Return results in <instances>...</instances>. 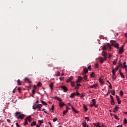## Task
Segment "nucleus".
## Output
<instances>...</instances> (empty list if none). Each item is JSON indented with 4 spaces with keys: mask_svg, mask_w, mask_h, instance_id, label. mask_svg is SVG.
<instances>
[{
    "mask_svg": "<svg viewBox=\"0 0 127 127\" xmlns=\"http://www.w3.org/2000/svg\"><path fill=\"white\" fill-rule=\"evenodd\" d=\"M71 86H72V87H74L75 86V82L71 81Z\"/></svg>",
    "mask_w": 127,
    "mask_h": 127,
    "instance_id": "ea45409f",
    "label": "nucleus"
},
{
    "mask_svg": "<svg viewBox=\"0 0 127 127\" xmlns=\"http://www.w3.org/2000/svg\"><path fill=\"white\" fill-rule=\"evenodd\" d=\"M111 105H112V106H114V105H115V100L111 101Z\"/></svg>",
    "mask_w": 127,
    "mask_h": 127,
    "instance_id": "09e8293b",
    "label": "nucleus"
},
{
    "mask_svg": "<svg viewBox=\"0 0 127 127\" xmlns=\"http://www.w3.org/2000/svg\"><path fill=\"white\" fill-rule=\"evenodd\" d=\"M126 64H127V63H126V62H124L123 63V66L122 67H123V68H124L125 67L127 66Z\"/></svg>",
    "mask_w": 127,
    "mask_h": 127,
    "instance_id": "4c0bfd02",
    "label": "nucleus"
},
{
    "mask_svg": "<svg viewBox=\"0 0 127 127\" xmlns=\"http://www.w3.org/2000/svg\"><path fill=\"white\" fill-rule=\"evenodd\" d=\"M84 97H85V94H82L81 95H80V98H81V99H83V98H84Z\"/></svg>",
    "mask_w": 127,
    "mask_h": 127,
    "instance_id": "de8ad7c7",
    "label": "nucleus"
},
{
    "mask_svg": "<svg viewBox=\"0 0 127 127\" xmlns=\"http://www.w3.org/2000/svg\"><path fill=\"white\" fill-rule=\"evenodd\" d=\"M74 89L75 90H78V89H79V86H78L77 85H76Z\"/></svg>",
    "mask_w": 127,
    "mask_h": 127,
    "instance_id": "052dcab7",
    "label": "nucleus"
},
{
    "mask_svg": "<svg viewBox=\"0 0 127 127\" xmlns=\"http://www.w3.org/2000/svg\"><path fill=\"white\" fill-rule=\"evenodd\" d=\"M99 61H100V63L101 64H103V63H104V61L107 60V57H105V58L100 57L99 58Z\"/></svg>",
    "mask_w": 127,
    "mask_h": 127,
    "instance_id": "39448f33",
    "label": "nucleus"
},
{
    "mask_svg": "<svg viewBox=\"0 0 127 127\" xmlns=\"http://www.w3.org/2000/svg\"><path fill=\"white\" fill-rule=\"evenodd\" d=\"M28 123H27V120H25L24 122V125L26 126Z\"/></svg>",
    "mask_w": 127,
    "mask_h": 127,
    "instance_id": "864d4df0",
    "label": "nucleus"
},
{
    "mask_svg": "<svg viewBox=\"0 0 127 127\" xmlns=\"http://www.w3.org/2000/svg\"><path fill=\"white\" fill-rule=\"evenodd\" d=\"M114 118H115V119H116V120H118V121L120 120V118H119V117H118V116L117 115H115Z\"/></svg>",
    "mask_w": 127,
    "mask_h": 127,
    "instance_id": "79ce46f5",
    "label": "nucleus"
},
{
    "mask_svg": "<svg viewBox=\"0 0 127 127\" xmlns=\"http://www.w3.org/2000/svg\"><path fill=\"white\" fill-rule=\"evenodd\" d=\"M58 76H60V72L59 71H57L56 72L55 76L58 77Z\"/></svg>",
    "mask_w": 127,
    "mask_h": 127,
    "instance_id": "aec40b11",
    "label": "nucleus"
},
{
    "mask_svg": "<svg viewBox=\"0 0 127 127\" xmlns=\"http://www.w3.org/2000/svg\"><path fill=\"white\" fill-rule=\"evenodd\" d=\"M127 124V118H125L124 120V125H126Z\"/></svg>",
    "mask_w": 127,
    "mask_h": 127,
    "instance_id": "e433bc0d",
    "label": "nucleus"
},
{
    "mask_svg": "<svg viewBox=\"0 0 127 127\" xmlns=\"http://www.w3.org/2000/svg\"><path fill=\"white\" fill-rule=\"evenodd\" d=\"M41 85H42L41 82H39L37 84V86H38V87H40V86H41Z\"/></svg>",
    "mask_w": 127,
    "mask_h": 127,
    "instance_id": "37998d69",
    "label": "nucleus"
},
{
    "mask_svg": "<svg viewBox=\"0 0 127 127\" xmlns=\"http://www.w3.org/2000/svg\"><path fill=\"white\" fill-rule=\"evenodd\" d=\"M59 106L61 108H63V107H64V106H65V104H64V103H60Z\"/></svg>",
    "mask_w": 127,
    "mask_h": 127,
    "instance_id": "b1692460",
    "label": "nucleus"
},
{
    "mask_svg": "<svg viewBox=\"0 0 127 127\" xmlns=\"http://www.w3.org/2000/svg\"><path fill=\"white\" fill-rule=\"evenodd\" d=\"M33 126H36V122H33L31 123V127H33Z\"/></svg>",
    "mask_w": 127,
    "mask_h": 127,
    "instance_id": "cd10ccee",
    "label": "nucleus"
},
{
    "mask_svg": "<svg viewBox=\"0 0 127 127\" xmlns=\"http://www.w3.org/2000/svg\"><path fill=\"white\" fill-rule=\"evenodd\" d=\"M124 52V46H122L120 49H119V53L120 54H122Z\"/></svg>",
    "mask_w": 127,
    "mask_h": 127,
    "instance_id": "f8f14e48",
    "label": "nucleus"
},
{
    "mask_svg": "<svg viewBox=\"0 0 127 127\" xmlns=\"http://www.w3.org/2000/svg\"><path fill=\"white\" fill-rule=\"evenodd\" d=\"M95 76H96V74H95V73H94V72H91V73L90 74L91 78H94V77H95Z\"/></svg>",
    "mask_w": 127,
    "mask_h": 127,
    "instance_id": "412c9836",
    "label": "nucleus"
},
{
    "mask_svg": "<svg viewBox=\"0 0 127 127\" xmlns=\"http://www.w3.org/2000/svg\"><path fill=\"white\" fill-rule=\"evenodd\" d=\"M87 75H85L82 77V79L83 78L84 80H87Z\"/></svg>",
    "mask_w": 127,
    "mask_h": 127,
    "instance_id": "c03bdc74",
    "label": "nucleus"
},
{
    "mask_svg": "<svg viewBox=\"0 0 127 127\" xmlns=\"http://www.w3.org/2000/svg\"><path fill=\"white\" fill-rule=\"evenodd\" d=\"M15 117H17L18 119H20V120H23V118L25 117L24 114L20 113L19 112H16Z\"/></svg>",
    "mask_w": 127,
    "mask_h": 127,
    "instance_id": "f257e3e1",
    "label": "nucleus"
},
{
    "mask_svg": "<svg viewBox=\"0 0 127 127\" xmlns=\"http://www.w3.org/2000/svg\"><path fill=\"white\" fill-rule=\"evenodd\" d=\"M60 88H62V90H63L64 93H66V92L68 91V88H67V87H66V86L62 85L60 86Z\"/></svg>",
    "mask_w": 127,
    "mask_h": 127,
    "instance_id": "20e7f679",
    "label": "nucleus"
},
{
    "mask_svg": "<svg viewBox=\"0 0 127 127\" xmlns=\"http://www.w3.org/2000/svg\"><path fill=\"white\" fill-rule=\"evenodd\" d=\"M51 109L52 111H54V105H52Z\"/></svg>",
    "mask_w": 127,
    "mask_h": 127,
    "instance_id": "e2e57ef3",
    "label": "nucleus"
},
{
    "mask_svg": "<svg viewBox=\"0 0 127 127\" xmlns=\"http://www.w3.org/2000/svg\"><path fill=\"white\" fill-rule=\"evenodd\" d=\"M24 80L25 82H27L28 83H29L30 84V83H31V81H30V80H29V79L27 77H25Z\"/></svg>",
    "mask_w": 127,
    "mask_h": 127,
    "instance_id": "4468645a",
    "label": "nucleus"
},
{
    "mask_svg": "<svg viewBox=\"0 0 127 127\" xmlns=\"http://www.w3.org/2000/svg\"><path fill=\"white\" fill-rule=\"evenodd\" d=\"M115 93H116V92L115 91V90H113L111 92V94H112V95H113V96H115L116 95Z\"/></svg>",
    "mask_w": 127,
    "mask_h": 127,
    "instance_id": "a19ab883",
    "label": "nucleus"
},
{
    "mask_svg": "<svg viewBox=\"0 0 127 127\" xmlns=\"http://www.w3.org/2000/svg\"><path fill=\"white\" fill-rule=\"evenodd\" d=\"M124 35L126 37V38H127V33H125Z\"/></svg>",
    "mask_w": 127,
    "mask_h": 127,
    "instance_id": "774afa93",
    "label": "nucleus"
},
{
    "mask_svg": "<svg viewBox=\"0 0 127 127\" xmlns=\"http://www.w3.org/2000/svg\"><path fill=\"white\" fill-rule=\"evenodd\" d=\"M120 74L122 77V78H125V75H124V73L122 72H120Z\"/></svg>",
    "mask_w": 127,
    "mask_h": 127,
    "instance_id": "f704fd0d",
    "label": "nucleus"
},
{
    "mask_svg": "<svg viewBox=\"0 0 127 127\" xmlns=\"http://www.w3.org/2000/svg\"><path fill=\"white\" fill-rule=\"evenodd\" d=\"M82 80H83V77L81 76H77V79L76 81H75V83H81Z\"/></svg>",
    "mask_w": 127,
    "mask_h": 127,
    "instance_id": "7ed1b4c3",
    "label": "nucleus"
},
{
    "mask_svg": "<svg viewBox=\"0 0 127 127\" xmlns=\"http://www.w3.org/2000/svg\"><path fill=\"white\" fill-rule=\"evenodd\" d=\"M54 86V83L53 82H51V84H50V88L51 90H53Z\"/></svg>",
    "mask_w": 127,
    "mask_h": 127,
    "instance_id": "ddd939ff",
    "label": "nucleus"
},
{
    "mask_svg": "<svg viewBox=\"0 0 127 127\" xmlns=\"http://www.w3.org/2000/svg\"><path fill=\"white\" fill-rule=\"evenodd\" d=\"M84 119L85 120H86L87 122H90V119L89 118V117H85Z\"/></svg>",
    "mask_w": 127,
    "mask_h": 127,
    "instance_id": "a18cd8bd",
    "label": "nucleus"
},
{
    "mask_svg": "<svg viewBox=\"0 0 127 127\" xmlns=\"http://www.w3.org/2000/svg\"><path fill=\"white\" fill-rule=\"evenodd\" d=\"M114 70H115V71H118V70H119V67H115V69H114Z\"/></svg>",
    "mask_w": 127,
    "mask_h": 127,
    "instance_id": "0e129e2a",
    "label": "nucleus"
},
{
    "mask_svg": "<svg viewBox=\"0 0 127 127\" xmlns=\"http://www.w3.org/2000/svg\"><path fill=\"white\" fill-rule=\"evenodd\" d=\"M116 97L118 103L119 104V105H121L122 101L121 100V99H120V97H119L118 95H116Z\"/></svg>",
    "mask_w": 127,
    "mask_h": 127,
    "instance_id": "1a4fd4ad",
    "label": "nucleus"
},
{
    "mask_svg": "<svg viewBox=\"0 0 127 127\" xmlns=\"http://www.w3.org/2000/svg\"><path fill=\"white\" fill-rule=\"evenodd\" d=\"M55 99H56V100H58V101H59V102H62V99H61L60 97L56 96L55 97Z\"/></svg>",
    "mask_w": 127,
    "mask_h": 127,
    "instance_id": "f3484780",
    "label": "nucleus"
},
{
    "mask_svg": "<svg viewBox=\"0 0 127 127\" xmlns=\"http://www.w3.org/2000/svg\"><path fill=\"white\" fill-rule=\"evenodd\" d=\"M32 94H35V89H33V90H32Z\"/></svg>",
    "mask_w": 127,
    "mask_h": 127,
    "instance_id": "4d7b16f0",
    "label": "nucleus"
},
{
    "mask_svg": "<svg viewBox=\"0 0 127 127\" xmlns=\"http://www.w3.org/2000/svg\"><path fill=\"white\" fill-rule=\"evenodd\" d=\"M41 103L43 105H44L45 106H47V103H46V102H45L43 100H42Z\"/></svg>",
    "mask_w": 127,
    "mask_h": 127,
    "instance_id": "bb28decb",
    "label": "nucleus"
},
{
    "mask_svg": "<svg viewBox=\"0 0 127 127\" xmlns=\"http://www.w3.org/2000/svg\"><path fill=\"white\" fill-rule=\"evenodd\" d=\"M92 102L93 103V104L94 105L95 108H98L99 105L96 104V99H92Z\"/></svg>",
    "mask_w": 127,
    "mask_h": 127,
    "instance_id": "6e6552de",
    "label": "nucleus"
},
{
    "mask_svg": "<svg viewBox=\"0 0 127 127\" xmlns=\"http://www.w3.org/2000/svg\"><path fill=\"white\" fill-rule=\"evenodd\" d=\"M16 127H20L19 126V125H18V123H16Z\"/></svg>",
    "mask_w": 127,
    "mask_h": 127,
    "instance_id": "69168bd1",
    "label": "nucleus"
},
{
    "mask_svg": "<svg viewBox=\"0 0 127 127\" xmlns=\"http://www.w3.org/2000/svg\"><path fill=\"white\" fill-rule=\"evenodd\" d=\"M68 112V110H64L63 111V116H65V115H66V114H67V112Z\"/></svg>",
    "mask_w": 127,
    "mask_h": 127,
    "instance_id": "c756f323",
    "label": "nucleus"
},
{
    "mask_svg": "<svg viewBox=\"0 0 127 127\" xmlns=\"http://www.w3.org/2000/svg\"><path fill=\"white\" fill-rule=\"evenodd\" d=\"M110 99H111V101H114V97L112 95H110Z\"/></svg>",
    "mask_w": 127,
    "mask_h": 127,
    "instance_id": "603ef678",
    "label": "nucleus"
},
{
    "mask_svg": "<svg viewBox=\"0 0 127 127\" xmlns=\"http://www.w3.org/2000/svg\"><path fill=\"white\" fill-rule=\"evenodd\" d=\"M39 124H40V126H41V124H43V120H39Z\"/></svg>",
    "mask_w": 127,
    "mask_h": 127,
    "instance_id": "c9c22d12",
    "label": "nucleus"
},
{
    "mask_svg": "<svg viewBox=\"0 0 127 127\" xmlns=\"http://www.w3.org/2000/svg\"><path fill=\"white\" fill-rule=\"evenodd\" d=\"M17 82L18 86H21V83L22 82L20 81V79H18Z\"/></svg>",
    "mask_w": 127,
    "mask_h": 127,
    "instance_id": "dca6fc26",
    "label": "nucleus"
},
{
    "mask_svg": "<svg viewBox=\"0 0 127 127\" xmlns=\"http://www.w3.org/2000/svg\"><path fill=\"white\" fill-rule=\"evenodd\" d=\"M114 46L117 49H119V48H120V47H119V43H116V44H115L114 45Z\"/></svg>",
    "mask_w": 127,
    "mask_h": 127,
    "instance_id": "a211bd4d",
    "label": "nucleus"
},
{
    "mask_svg": "<svg viewBox=\"0 0 127 127\" xmlns=\"http://www.w3.org/2000/svg\"><path fill=\"white\" fill-rule=\"evenodd\" d=\"M76 96H80V93L79 92H78V90L76 91Z\"/></svg>",
    "mask_w": 127,
    "mask_h": 127,
    "instance_id": "680f3d73",
    "label": "nucleus"
},
{
    "mask_svg": "<svg viewBox=\"0 0 127 127\" xmlns=\"http://www.w3.org/2000/svg\"><path fill=\"white\" fill-rule=\"evenodd\" d=\"M116 41L113 40L110 41V43H111L112 45H114V44H115L116 43Z\"/></svg>",
    "mask_w": 127,
    "mask_h": 127,
    "instance_id": "393cba45",
    "label": "nucleus"
},
{
    "mask_svg": "<svg viewBox=\"0 0 127 127\" xmlns=\"http://www.w3.org/2000/svg\"><path fill=\"white\" fill-rule=\"evenodd\" d=\"M98 85H99L98 83H95L93 85H90L89 87L91 89H93V88H97L98 87Z\"/></svg>",
    "mask_w": 127,
    "mask_h": 127,
    "instance_id": "0eeeda50",
    "label": "nucleus"
},
{
    "mask_svg": "<svg viewBox=\"0 0 127 127\" xmlns=\"http://www.w3.org/2000/svg\"><path fill=\"white\" fill-rule=\"evenodd\" d=\"M95 68H98L99 67V64H95Z\"/></svg>",
    "mask_w": 127,
    "mask_h": 127,
    "instance_id": "5fc2aeb1",
    "label": "nucleus"
},
{
    "mask_svg": "<svg viewBox=\"0 0 127 127\" xmlns=\"http://www.w3.org/2000/svg\"><path fill=\"white\" fill-rule=\"evenodd\" d=\"M119 108H120L119 106L116 105L115 107L113 109V113H117V111H118Z\"/></svg>",
    "mask_w": 127,
    "mask_h": 127,
    "instance_id": "9b49d317",
    "label": "nucleus"
},
{
    "mask_svg": "<svg viewBox=\"0 0 127 127\" xmlns=\"http://www.w3.org/2000/svg\"><path fill=\"white\" fill-rule=\"evenodd\" d=\"M120 95L121 96V97H123L124 96V92H123V91H120Z\"/></svg>",
    "mask_w": 127,
    "mask_h": 127,
    "instance_id": "72a5a7b5",
    "label": "nucleus"
},
{
    "mask_svg": "<svg viewBox=\"0 0 127 127\" xmlns=\"http://www.w3.org/2000/svg\"><path fill=\"white\" fill-rule=\"evenodd\" d=\"M42 107V104H34L33 105V109L36 110V109H40Z\"/></svg>",
    "mask_w": 127,
    "mask_h": 127,
    "instance_id": "f03ea898",
    "label": "nucleus"
},
{
    "mask_svg": "<svg viewBox=\"0 0 127 127\" xmlns=\"http://www.w3.org/2000/svg\"><path fill=\"white\" fill-rule=\"evenodd\" d=\"M109 89H112L113 87L112 86V84H110L109 86Z\"/></svg>",
    "mask_w": 127,
    "mask_h": 127,
    "instance_id": "13d9d810",
    "label": "nucleus"
},
{
    "mask_svg": "<svg viewBox=\"0 0 127 127\" xmlns=\"http://www.w3.org/2000/svg\"><path fill=\"white\" fill-rule=\"evenodd\" d=\"M42 111L43 112H44L46 114H47V112L46 111V109H45L43 108V109L42 110Z\"/></svg>",
    "mask_w": 127,
    "mask_h": 127,
    "instance_id": "6e6d98bb",
    "label": "nucleus"
},
{
    "mask_svg": "<svg viewBox=\"0 0 127 127\" xmlns=\"http://www.w3.org/2000/svg\"><path fill=\"white\" fill-rule=\"evenodd\" d=\"M82 126L83 127H89V126L88 124H87V123L86 122L82 123Z\"/></svg>",
    "mask_w": 127,
    "mask_h": 127,
    "instance_id": "2eb2a0df",
    "label": "nucleus"
},
{
    "mask_svg": "<svg viewBox=\"0 0 127 127\" xmlns=\"http://www.w3.org/2000/svg\"><path fill=\"white\" fill-rule=\"evenodd\" d=\"M83 109L85 111V112H87V111H88V108L87 107V106H86V105L83 106Z\"/></svg>",
    "mask_w": 127,
    "mask_h": 127,
    "instance_id": "2f4dec72",
    "label": "nucleus"
},
{
    "mask_svg": "<svg viewBox=\"0 0 127 127\" xmlns=\"http://www.w3.org/2000/svg\"><path fill=\"white\" fill-rule=\"evenodd\" d=\"M73 78H74V77H73V76L71 75L69 77V78L66 80V83H69V82H71V81H72V80H73Z\"/></svg>",
    "mask_w": 127,
    "mask_h": 127,
    "instance_id": "9d476101",
    "label": "nucleus"
},
{
    "mask_svg": "<svg viewBox=\"0 0 127 127\" xmlns=\"http://www.w3.org/2000/svg\"><path fill=\"white\" fill-rule=\"evenodd\" d=\"M102 50H107V47H106V46H104L102 48Z\"/></svg>",
    "mask_w": 127,
    "mask_h": 127,
    "instance_id": "49530a36",
    "label": "nucleus"
},
{
    "mask_svg": "<svg viewBox=\"0 0 127 127\" xmlns=\"http://www.w3.org/2000/svg\"><path fill=\"white\" fill-rule=\"evenodd\" d=\"M116 78L117 76H116V74H112V79H113V80H116Z\"/></svg>",
    "mask_w": 127,
    "mask_h": 127,
    "instance_id": "7c9ffc66",
    "label": "nucleus"
},
{
    "mask_svg": "<svg viewBox=\"0 0 127 127\" xmlns=\"http://www.w3.org/2000/svg\"><path fill=\"white\" fill-rule=\"evenodd\" d=\"M88 71L89 70H88V68H87V67H85L83 69V72L84 73H85V74H86V73H88Z\"/></svg>",
    "mask_w": 127,
    "mask_h": 127,
    "instance_id": "4be33fe9",
    "label": "nucleus"
},
{
    "mask_svg": "<svg viewBox=\"0 0 127 127\" xmlns=\"http://www.w3.org/2000/svg\"><path fill=\"white\" fill-rule=\"evenodd\" d=\"M125 69L126 72L127 73V66L124 67Z\"/></svg>",
    "mask_w": 127,
    "mask_h": 127,
    "instance_id": "338daca9",
    "label": "nucleus"
},
{
    "mask_svg": "<svg viewBox=\"0 0 127 127\" xmlns=\"http://www.w3.org/2000/svg\"><path fill=\"white\" fill-rule=\"evenodd\" d=\"M99 81L101 85H105V81H104V79L102 78V77H100L99 78Z\"/></svg>",
    "mask_w": 127,
    "mask_h": 127,
    "instance_id": "423d86ee",
    "label": "nucleus"
},
{
    "mask_svg": "<svg viewBox=\"0 0 127 127\" xmlns=\"http://www.w3.org/2000/svg\"><path fill=\"white\" fill-rule=\"evenodd\" d=\"M57 120H58L57 118H55V119H54L53 120V121L54 123H55V122H56L57 121Z\"/></svg>",
    "mask_w": 127,
    "mask_h": 127,
    "instance_id": "3c124183",
    "label": "nucleus"
},
{
    "mask_svg": "<svg viewBox=\"0 0 127 127\" xmlns=\"http://www.w3.org/2000/svg\"><path fill=\"white\" fill-rule=\"evenodd\" d=\"M102 55L103 56L104 58H106V57H107V53L103 51L102 53Z\"/></svg>",
    "mask_w": 127,
    "mask_h": 127,
    "instance_id": "6ab92c4d",
    "label": "nucleus"
},
{
    "mask_svg": "<svg viewBox=\"0 0 127 127\" xmlns=\"http://www.w3.org/2000/svg\"><path fill=\"white\" fill-rule=\"evenodd\" d=\"M71 109L72 110V111L74 113H76V114H78V112L77 111V110H76L74 108H73V106L72 105H71Z\"/></svg>",
    "mask_w": 127,
    "mask_h": 127,
    "instance_id": "5701e85b",
    "label": "nucleus"
},
{
    "mask_svg": "<svg viewBox=\"0 0 127 127\" xmlns=\"http://www.w3.org/2000/svg\"><path fill=\"white\" fill-rule=\"evenodd\" d=\"M116 72H117V71L115 70L114 69V67H113L112 74H116Z\"/></svg>",
    "mask_w": 127,
    "mask_h": 127,
    "instance_id": "473e14b6",
    "label": "nucleus"
},
{
    "mask_svg": "<svg viewBox=\"0 0 127 127\" xmlns=\"http://www.w3.org/2000/svg\"><path fill=\"white\" fill-rule=\"evenodd\" d=\"M26 120L28 121V122H31V117L30 116L29 117H27L26 118Z\"/></svg>",
    "mask_w": 127,
    "mask_h": 127,
    "instance_id": "c85d7f7f",
    "label": "nucleus"
},
{
    "mask_svg": "<svg viewBox=\"0 0 127 127\" xmlns=\"http://www.w3.org/2000/svg\"><path fill=\"white\" fill-rule=\"evenodd\" d=\"M75 92L71 94L69 96V98H74L75 97Z\"/></svg>",
    "mask_w": 127,
    "mask_h": 127,
    "instance_id": "a878e982",
    "label": "nucleus"
},
{
    "mask_svg": "<svg viewBox=\"0 0 127 127\" xmlns=\"http://www.w3.org/2000/svg\"><path fill=\"white\" fill-rule=\"evenodd\" d=\"M33 88H34V90H36V89H37V86H36V85H34L33 86Z\"/></svg>",
    "mask_w": 127,
    "mask_h": 127,
    "instance_id": "bf43d9fd",
    "label": "nucleus"
},
{
    "mask_svg": "<svg viewBox=\"0 0 127 127\" xmlns=\"http://www.w3.org/2000/svg\"><path fill=\"white\" fill-rule=\"evenodd\" d=\"M59 79H60V81H62L64 79V76L63 77L60 76L59 77Z\"/></svg>",
    "mask_w": 127,
    "mask_h": 127,
    "instance_id": "8fccbe9b",
    "label": "nucleus"
},
{
    "mask_svg": "<svg viewBox=\"0 0 127 127\" xmlns=\"http://www.w3.org/2000/svg\"><path fill=\"white\" fill-rule=\"evenodd\" d=\"M117 62H118V61L117 60H114L113 61V64L116 65V64H117Z\"/></svg>",
    "mask_w": 127,
    "mask_h": 127,
    "instance_id": "58836bf2",
    "label": "nucleus"
}]
</instances>
